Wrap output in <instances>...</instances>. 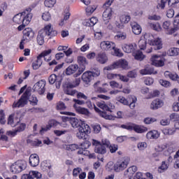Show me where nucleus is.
Masks as SVG:
<instances>
[{"label": "nucleus", "instance_id": "nucleus-1", "mask_svg": "<svg viewBox=\"0 0 179 179\" xmlns=\"http://www.w3.org/2000/svg\"><path fill=\"white\" fill-rule=\"evenodd\" d=\"M32 18L31 8H27L22 13L15 15L13 18V21L17 24H20L21 23L29 24Z\"/></svg>", "mask_w": 179, "mask_h": 179}, {"label": "nucleus", "instance_id": "nucleus-2", "mask_svg": "<svg viewBox=\"0 0 179 179\" xmlns=\"http://www.w3.org/2000/svg\"><path fill=\"white\" fill-rule=\"evenodd\" d=\"M30 90L27 89L17 101H14L13 108H22L29 103V97L31 96Z\"/></svg>", "mask_w": 179, "mask_h": 179}, {"label": "nucleus", "instance_id": "nucleus-3", "mask_svg": "<svg viewBox=\"0 0 179 179\" xmlns=\"http://www.w3.org/2000/svg\"><path fill=\"white\" fill-rule=\"evenodd\" d=\"M118 68L127 69L128 68V62L125 59H120L109 66H105L103 68V72L106 73V71H114V69H118Z\"/></svg>", "mask_w": 179, "mask_h": 179}, {"label": "nucleus", "instance_id": "nucleus-4", "mask_svg": "<svg viewBox=\"0 0 179 179\" xmlns=\"http://www.w3.org/2000/svg\"><path fill=\"white\" fill-rule=\"evenodd\" d=\"M26 167H27L26 161L18 160L11 165L10 171L13 174H19V173H22L23 170H26Z\"/></svg>", "mask_w": 179, "mask_h": 179}, {"label": "nucleus", "instance_id": "nucleus-5", "mask_svg": "<svg viewBox=\"0 0 179 179\" xmlns=\"http://www.w3.org/2000/svg\"><path fill=\"white\" fill-rule=\"evenodd\" d=\"M131 159L128 157H125L121 159H119L115 164H114V170L117 173H120V171H122L128 167V164H129V162Z\"/></svg>", "mask_w": 179, "mask_h": 179}, {"label": "nucleus", "instance_id": "nucleus-6", "mask_svg": "<svg viewBox=\"0 0 179 179\" xmlns=\"http://www.w3.org/2000/svg\"><path fill=\"white\" fill-rule=\"evenodd\" d=\"M76 136L78 139H86L88 134H90V127L88 126L85 122L78 129Z\"/></svg>", "mask_w": 179, "mask_h": 179}, {"label": "nucleus", "instance_id": "nucleus-7", "mask_svg": "<svg viewBox=\"0 0 179 179\" xmlns=\"http://www.w3.org/2000/svg\"><path fill=\"white\" fill-rule=\"evenodd\" d=\"M33 90L38 94H44L45 92V80H41L38 81L33 87Z\"/></svg>", "mask_w": 179, "mask_h": 179}, {"label": "nucleus", "instance_id": "nucleus-8", "mask_svg": "<svg viewBox=\"0 0 179 179\" xmlns=\"http://www.w3.org/2000/svg\"><path fill=\"white\" fill-rule=\"evenodd\" d=\"M152 64L154 66H157V68H162V66H164L165 59L163 56L160 55H154L151 58Z\"/></svg>", "mask_w": 179, "mask_h": 179}, {"label": "nucleus", "instance_id": "nucleus-9", "mask_svg": "<svg viewBox=\"0 0 179 179\" xmlns=\"http://www.w3.org/2000/svg\"><path fill=\"white\" fill-rule=\"evenodd\" d=\"M92 145L95 146V153H99V155H105V153L107 152L106 146L101 145L98 141L92 140Z\"/></svg>", "mask_w": 179, "mask_h": 179}, {"label": "nucleus", "instance_id": "nucleus-10", "mask_svg": "<svg viewBox=\"0 0 179 179\" xmlns=\"http://www.w3.org/2000/svg\"><path fill=\"white\" fill-rule=\"evenodd\" d=\"M51 52H52L51 49H48V50H45L42 52L38 56V62H43V59L46 62H50V61H51V56H50V54H51Z\"/></svg>", "mask_w": 179, "mask_h": 179}, {"label": "nucleus", "instance_id": "nucleus-11", "mask_svg": "<svg viewBox=\"0 0 179 179\" xmlns=\"http://www.w3.org/2000/svg\"><path fill=\"white\" fill-rule=\"evenodd\" d=\"M48 80L50 85H54V83H55L56 89H59L61 87V77L57 76L55 74H52L50 76Z\"/></svg>", "mask_w": 179, "mask_h": 179}, {"label": "nucleus", "instance_id": "nucleus-12", "mask_svg": "<svg viewBox=\"0 0 179 179\" xmlns=\"http://www.w3.org/2000/svg\"><path fill=\"white\" fill-rule=\"evenodd\" d=\"M34 37V31L31 28H26L23 31V36L22 38L24 41H31V40H33V38Z\"/></svg>", "mask_w": 179, "mask_h": 179}, {"label": "nucleus", "instance_id": "nucleus-13", "mask_svg": "<svg viewBox=\"0 0 179 179\" xmlns=\"http://www.w3.org/2000/svg\"><path fill=\"white\" fill-rule=\"evenodd\" d=\"M136 48V43H125L122 46V50L127 54L134 53Z\"/></svg>", "mask_w": 179, "mask_h": 179}, {"label": "nucleus", "instance_id": "nucleus-14", "mask_svg": "<svg viewBox=\"0 0 179 179\" xmlns=\"http://www.w3.org/2000/svg\"><path fill=\"white\" fill-rule=\"evenodd\" d=\"M113 17V9L111 8H106L102 15V19L105 22V24H108V22Z\"/></svg>", "mask_w": 179, "mask_h": 179}, {"label": "nucleus", "instance_id": "nucleus-15", "mask_svg": "<svg viewBox=\"0 0 179 179\" xmlns=\"http://www.w3.org/2000/svg\"><path fill=\"white\" fill-rule=\"evenodd\" d=\"M41 31H44L45 33V35L48 37L49 36H51L52 37H54L57 36V31L54 30L52 29V25L51 24H48L44 27L43 29H41Z\"/></svg>", "mask_w": 179, "mask_h": 179}, {"label": "nucleus", "instance_id": "nucleus-16", "mask_svg": "<svg viewBox=\"0 0 179 179\" xmlns=\"http://www.w3.org/2000/svg\"><path fill=\"white\" fill-rule=\"evenodd\" d=\"M115 43L111 41H102L100 43V48L103 50V51H111L113 48H115Z\"/></svg>", "mask_w": 179, "mask_h": 179}, {"label": "nucleus", "instance_id": "nucleus-17", "mask_svg": "<svg viewBox=\"0 0 179 179\" xmlns=\"http://www.w3.org/2000/svg\"><path fill=\"white\" fill-rule=\"evenodd\" d=\"M73 87H73L71 83L65 84L64 87V93L69 94V96H75V94L78 93V91L73 90Z\"/></svg>", "mask_w": 179, "mask_h": 179}, {"label": "nucleus", "instance_id": "nucleus-18", "mask_svg": "<svg viewBox=\"0 0 179 179\" xmlns=\"http://www.w3.org/2000/svg\"><path fill=\"white\" fill-rule=\"evenodd\" d=\"M41 178V173L37 171H31L29 174H24L22 179Z\"/></svg>", "mask_w": 179, "mask_h": 179}, {"label": "nucleus", "instance_id": "nucleus-19", "mask_svg": "<svg viewBox=\"0 0 179 179\" xmlns=\"http://www.w3.org/2000/svg\"><path fill=\"white\" fill-rule=\"evenodd\" d=\"M171 26V22L170 21L164 22L162 24V27L163 29H164V30H167L166 34H170V35L174 34V33L177 31L176 27H173L170 29Z\"/></svg>", "mask_w": 179, "mask_h": 179}, {"label": "nucleus", "instance_id": "nucleus-20", "mask_svg": "<svg viewBox=\"0 0 179 179\" xmlns=\"http://www.w3.org/2000/svg\"><path fill=\"white\" fill-rule=\"evenodd\" d=\"M140 73L141 75H152V73L156 75L157 71H155V69H153V67L150 66L149 64H147L145 66L144 69L140 70Z\"/></svg>", "mask_w": 179, "mask_h": 179}, {"label": "nucleus", "instance_id": "nucleus-21", "mask_svg": "<svg viewBox=\"0 0 179 179\" xmlns=\"http://www.w3.org/2000/svg\"><path fill=\"white\" fill-rule=\"evenodd\" d=\"M93 73H92V71H85L82 75V80L85 83H86V85H89V83H90V82L93 80Z\"/></svg>", "mask_w": 179, "mask_h": 179}, {"label": "nucleus", "instance_id": "nucleus-22", "mask_svg": "<svg viewBox=\"0 0 179 179\" xmlns=\"http://www.w3.org/2000/svg\"><path fill=\"white\" fill-rule=\"evenodd\" d=\"M162 106H164V102H163V100L156 99L152 101L150 108L151 110H157L158 108H161Z\"/></svg>", "mask_w": 179, "mask_h": 179}, {"label": "nucleus", "instance_id": "nucleus-23", "mask_svg": "<svg viewBox=\"0 0 179 179\" xmlns=\"http://www.w3.org/2000/svg\"><path fill=\"white\" fill-rule=\"evenodd\" d=\"M29 164L32 167H37L40 164V158L37 154H32L29 157Z\"/></svg>", "mask_w": 179, "mask_h": 179}, {"label": "nucleus", "instance_id": "nucleus-24", "mask_svg": "<svg viewBox=\"0 0 179 179\" xmlns=\"http://www.w3.org/2000/svg\"><path fill=\"white\" fill-rule=\"evenodd\" d=\"M130 26L132 29L134 34L138 36L142 33V27H141V25H139L136 22H131L130 23Z\"/></svg>", "mask_w": 179, "mask_h": 179}, {"label": "nucleus", "instance_id": "nucleus-25", "mask_svg": "<svg viewBox=\"0 0 179 179\" xmlns=\"http://www.w3.org/2000/svg\"><path fill=\"white\" fill-rule=\"evenodd\" d=\"M79 69V66L78 64H71L66 69V75L71 76L73 75Z\"/></svg>", "mask_w": 179, "mask_h": 179}, {"label": "nucleus", "instance_id": "nucleus-26", "mask_svg": "<svg viewBox=\"0 0 179 179\" xmlns=\"http://www.w3.org/2000/svg\"><path fill=\"white\" fill-rule=\"evenodd\" d=\"M96 61L99 62V64H106L108 61V57L105 52H99L96 55Z\"/></svg>", "mask_w": 179, "mask_h": 179}, {"label": "nucleus", "instance_id": "nucleus-27", "mask_svg": "<svg viewBox=\"0 0 179 179\" xmlns=\"http://www.w3.org/2000/svg\"><path fill=\"white\" fill-rule=\"evenodd\" d=\"M45 37H48L45 35V32H44V31L40 30L36 38L37 43L39 45H43V44H44V39Z\"/></svg>", "mask_w": 179, "mask_h": 179}, {"label": "nucleus", "instance_id": "nucleus-28", "mask_svg": "<svg viewBox=\"0 0 179 179\" xmlns=\"http://www.w3.org/2000/svg\"><path fill=\"white\" fill-rule=\"evenodd\" d=\"M167 149V144H161L157 145L155 148L156 152L152 155L153 157H157L160 156V152Z\"/></svg>", "mask_w": 179, "mask_h": 179}, {"label": "nucleus", "instance_id": "nucleus-29", "mask_svg": "<svg viewBox=\"0 0 179 179\" xmlns=\"http://www.w3.org/2000/svg\"><path fill=\"white\" fill-rule=\"evenodd\" d=\"M132 130L136 132L137 134H143V132H146V131H148V128L143 126L133 124Z\"/></svg>", "mask_w": 179, "mask_h": 179}, {"label": "nucleus", "instance_id": "nucleus-30", "mask_svg": "<svg viewBox=\"0 0 179 179\" xmlns=\"http://www.w3.org/2000/svg\"><path fill=\"white\" fill-rule=\"evenodd\" d=\"M160 136V134L157 130L150 131L146 134L147 139H157Z\"/></svg>", "mask_w": 179, "mask_h": 179}, {"label": "nucleus", "instance_id": "nucleus-31", "mask_svg": "<svg viewBox=\"0 0 179 179\" xmlns=\"http://www.w3.org/2000/svg\"><path fill=\"white\" fill-rule=\"evenodd\" d=\"M83 121L76 119L75 117L71 118L70 119V124L73 127V128H78L80 127V125H82Z\"/></svg>", "mask_w": 179, "mask_h": 179}, {"label": "nucleus", "instance_id": "nucleus-32", "mask_svg": "<svg viewBox=\"0 0 179 179\" xmlns=\"http://www.w3.org/2000/svg\"><path fill=\"white\" fill-rule=\"evenodd\" d=\"M150 45H152L155 50L162 49V39L157 38L150 43Z\"/></svg>", "mask_w": 179, "mask_h": 179}, {"label": "nucleus", "instance_id": "nucleus-33", "mask_svg": "<svg viewBox=\"0 0 179 179\" xmlns=\"http://www.w3.org/2000/svg\"><path fill=\"white\" fill-rule=\"evenodd\" d=\"M120 20L123 24H127L131 21V15L128 14H123L120 15Z\"/></svg>", "mask_w": 179, "mask_h": 179}, {"label": "nucleus", "instance_id": "nucleus-34", "mask_svg": "<svg viewBox=\"0 0 179 179\" xmlns=\"http://www.w3.org/2000/svg\"><path fill=\"white\" fill-rule=\"evenodd\" d=\"M77 62L79 64L80 66H86L89 64L86 57L83 56H78L77 57Z\"/></svg>", "mask_w": 179, "mask_h": 179}, {"label": "nucleus", "instance_id": "nucleus-35", "mask_svg": "<svg viewBox=\"0 0 179 179\" xmlns=\"http://www.w3.org/2000/svg\"><path fill=\"white\" fill-rule=\"evenodd\" d=\"M169 169V163L166 161H163L160 166L158 167V173H164Z\"/></svg>", "mask_w": 179, "mask_h": 179}, {"label": "nucleus", "instance_id": "nucleus-36", "mask_svg": "<svg viewBox=\"0 0 179 179\" xmlns=\"http://www.w3.org/2000/svg\"><path fill=\"white\" fill-rule=\"evenodd\" d=\"M164 76L166 78H169V79H171L172 80H177L178 79V75L176 73H171L170 71H165Z\"/></svg>", "mask_w": 179, "mask_h": 179}, {"label": "nucleus", "instance_id": "nucleus-37", "mask_svg": "<svg viewBox=\"0 0 179 179\" xmlns=\"http://www.w3.org/2000/svg\"><path fill=\"white\" fill-rule=\"evenodd\" d=\"M133 57H134L135 59H137V61H142L143 58H145V55H143V53L141 50L134 52Z\"/></svg>", "mask_w": 179, "mask_h": 179}, {"label": "nucleus", "instance_id": "nucleus-38", "mask_svg": "<svg viewBox=\"0 0 179 179\" xmlns=\"http://www.w3.org/2000/svg\"><path fill=\"white\" fill-rule=\"evenodd\" d=\"M64 148V149H66V150L73 152V150H78V149H79V145L77 144H70V145H65Z\"/></svg>", "mask_w": 179, "mask_h": 179}, {"label": "nucleus", "instance_id": "nucleus-39", "mask_svg": "<svg viewBox=\"0 0 179 179\" xmlns=\"http://www.w3.org/2000/svg\"><path fill=\"white\" fill-rule=\"evenodd\" d=\"M13 117H15V115L12 114L10 115L8 118V124L10 125L13 127H17L19 125V122H15L13 120Z\"/></svg>", "mask_w": 179, "mask_h": 179}, {"label": "nucleus", "instance_id": "nucleus-40", "mask_svg": "<svg viewBox=\"0 0 179 179\" xmlns=\"http://www.w3.org/2000/svg\"><path fill=\"white\" fill-rule=\"evenodd\" d=\"M76 110L77 111V113H79V114H83V115H89L90 114L89 110L85 108H82L80 106L77 107L76 108Z\"/></svg>", "mask_w": 179, "mask_h": 179}, {"label": "nucleus", "instance_id": "nucleus-41", "mask_svg": "<svg viewBox=\"0 0 179 179\" xmlns=\"http://www.w3.org/2000/svg\"><path fill=\"white\" fill-rule=\"evenodd\" d=\"M96 113H99L100 117L105 118V120H114V117H113V115H107V113L101 111L100 109H99V111H96Z\"/></svg>", "mask_w": 179, "mask_h": 179}, {"label": "nucleus", "instance_id": "nucleus-42", "mask_svg": "<svg viewBox=\"0 0 179 179\" xmlns=\"http://www.w3.org/2000/svg\"><path fill=\"white\" fill-rule=\"evenodd\" d=\"M149 26L152 30H155V31H162V26L160 23H149Z\"/></svg>", "mask_w": 179, "mask_h": 179}, {"label": "nucleus", "instance_id": "nucleus-43", "mask_svg": "<svg viewBox=\"0 0 179 179\" xmlns=\"http://www.w3.org/2000/svg\"><path fill=\"white\" fill-rule=\"evenodd\" d=\"M143 38L144 40H145V41L147 43H148V44H150V43H153V41H154L153 35H152V34H149V33L145 34Z\"/></svg>", "mask_w": 179, "mask_h": 179}, {"label": "nucleus", "instance_id": "nucleus-44", "mask_svg": "<svg viewBox=\"0 0 179 179\" xmlns=\"http://www.w3.org/2000/svg\"><path fill=\"white\" fill-rule=\"evenodd\" d=\"M109 85L112 89H122V85L115 80L110 81Z\"/></svg>", "mask_w": 179, "mask_h": 179}, {"label": "nucleus", "instance_id": "nucleus-45", "mask_svg": "<svg viewBox=\"0 0 179 179\" xmlns=\"http://www.w3.org/2000/svg\"><path fill=\"white\" fill-rule=\"evenodd\" d=\"M116 100L117 101H119V103H121V104H123L124 106H129V102H128V99L124 96H117L116 98Z\"/></svg>", "mask_w": 179, "mask_h": 179}, {"label": "nucleus", "instance_id": "nucleus-46", "mask_svg": "<svg viewBox=\"0 0 179 179\" xmlns=\"http://www.w3.org/2000/svg\"><path fill=\"white\" fill-rule=\"evenodd\" d=\"M167 3H169L168 0H159L157 5V9H164Z\"/></svg>", "mask_w": 179, "mask_h": 179}, {"label": "nucleus", "instance_id": "nucleus-47", "mask_svg": "<svg viewBox=\"0 0 179 179\" xmlns=\"http://www.w3.org/2000/svg\"><path fill=\"white\" fill-rule=\"evenodd\" d=\"M41 17L45 22H50V20H51V13L48 11H45L42 14Z\"/></svg>", "mask_w": 179, "mask_h": 179}, {"label": "nucleus", "instance_id": "nucleus-48", "mask_svg": "<svg viewBox=\"0 0 179 179\" xmlns=\"http://www.w3.org/2000/svg\"><path fill=\"white\" fill-rule=\"evenodd\" d=\"M96 106L99 107V108H101L104 111H111L110 110V108L106 105V103L103 101L97 102Z\"/></svg>", "mask_w": 179, "mask_h": 179}, {"label": "nucleus", "instance_id": "nucleus-49", "mask_svg": "<svg viewBox=\"0 0 179 179\" xmlns=\"http://www.w3.org/2000/svg\"><path fill=\"white\" fill-rule=\"evenodd\" d=\"M85 104L87 106L88 108H90V110H93V108H94L95 111H99V108H97L94 103H92V101L87 99Z\"/></svg>", "mask_w": 179, "mask_h": 179}, {"label": "nucleus", "instance_id": "nucleus-50", "mask_svg": "<svg viewBox=\"0 0 179 179\" xmlns=\"http://www.w3.org/2000/svg\"><path fill=\"white\" fill-rule=\"evenodd\" d=\"M169 54L171 57H176L177 55H178L179 54V48H171L169 50Z\"/></svg>", "mask_w": 179, "mask_h": 179}, {"label": "nucleus", "instance_id": "nucleus-51", "mask_svg": "<svg viewBox=\"0 0 179 179\" xmlns=\"http://www.w3.org/2000/svg\"><path fill=\"white\" fill-rule=\"evenodd\" d=\"M164 135H174L176 134V129H164L162 130Z\"/></svg>", "mask_w": 179, "mask_h": 179}, {"label": "nucleus", "instance_id": "nucleus-52", "mask_svg": "<svg viewBox=\"0 0 179 179\" xmlns=\"http://www.w3.org/2000/svg\"><path fill=\"white\" fill-rule=\"evenodd\" d=\"M146 41L143 38H141L138 41V47L140 50H145L146 48Z\"/></svg>", "mask_w": 179, "mask_h": 179}, {"label": "nucleus", "instance_id": "nucleus-53", "mask_svg": "<svg viewBox=\"0 0 179 179\" xmlns=\"http://www.w3.org/2000/svg\"><path fill=\"white\" fill-rule=\"evenodd\" d=\"M57 3V0H45V6L46 8H52L54 6L55 3Z\"/></svg>", "mask_w": 179, "mask_h": 179}, {"label": "nucleus", "instance_id": "nucleus-54", "mask_svg": "<svg viewBox=\"0 0 179 179\" xmlns=\"http://www.w3.org/2000/svg\"><path fill=\"white\" fill-rule=\"evenodd\" d=\"M28 100L33 104V106H37V103H38V100L37 99V97L34 95H32L30 96H28Z\"/></svg>", "mask_w": 179, "mask_h": 179}, {"label": "nucleus", "instance_id": "nucleus-55", "mask_svg": "<svg viewBox=\"0 0 179 179\" xmlns=\"http://www.w3.org/2000/svg\"><path fill=\"white\" fill-rule=\"evenodd\" d=\"M112 50H113L114 51L113 55H115V57H119L120 58H121V57H124V53L120 51V49H118L117 48H115H115H112Z\"/></svg>", "mask_w": 179, "mask_h": 179}, {"label": "nucleus", "instance_id": "nucleus-56", "mask_svg": "<svg viewBox=\"0 0 179 179\" xmlns=\"http://www.w3.org/2000/svg\"><path fill=\"white\" fill-rule=\"evenodd\" d=\"M157 120L155 117H145L143 120V122L145 123L147 125H149L150 124H153V122H156Z\"/></svg>", "mask_w": 179, "mask_h": 179}, {"label": "nucleus", "instance_id": "nucleus-57", "mask_svg": "<svg viewBox=\"0 0 179 179\" xmlns=\"http://www.w3.org/2000/svg\"><path fill=\"white\" fill-rule=\"evenodd\" d=\"M136 101H138V99L136 96L131 97V102L129 104V106L131 110H134L136 106Z\"/></svg>", "mask_w": 179, "mask_h": 179}, {"label": "nucleus", "instance_id": "nucleus-58", "mask_svg": "<svg viewBox=\"0 0 179 179\" xmlns=\"http://www.w3.org/2000/svg\"><path fill=\"white\" fill-rule=\"evenodd\" d=\"M115 40H119L120 41H121V40H125V38H127V34L125 33L118 34L115 36Z\"/></svg>", "mask_w": 179, "mask_h": 179}, {"label": "nucleus", "instance_id": "nucleus-59", "mask_svg": "<svg viewBox=\"0 0 179 179\" xmlns=\"http://www.w3.org/2000/svg\"><path fill=\"white\" fill-rule=\"evenodd\" d=\"M96 10V6H87V8L85 9V12L87 13V15H92V13H93V12H94Z\"/></svg>", "mask_w": 179, "mask_h": 179}, {"label": "nucleus", "instance_id": "nucleus-60", "mask_svg": "<svg viewBox=\"0 0 179 179\" xmlns=\"http://www.w3.org/2000/svg\"><path fill=\"white\" fill-rule=\"evenodd\" d=\"M43 62H38V57H37L36 61L32 64L33 69H38L41 66Z\"/></svg>", "mask_w": 179, "mask_h": 179}, {"label": "nucleus", "instance_id": "nucleus-61", "mask_svg": "<svg viewBox=\"0 0 179 179\" xmlns=\"http://www.w3.org/2000/svg\"><path fill=\"white\" fill-rule=\"evenodd\" d=\"M106 78L109 80H113V79H117V78H118V74L113 73H108L106 74Z\"/></svg>", "mask_w": 179, "mask_h": 179}, {"label": "nucleus", "instance_id": "nucleus-62", "mask_svg": "<svg viewBox=\"0 0 179 179\" xmlns=\"http://www.w3.org/2000/svg\"><path fill=\"white\" fill-rule=\"evenodd\" d=\"M127 171V173H130V174H134V173H136V171H138V167L136 166H132L128 168Z\"/></svg>", "mask_w": 179, "mask_h": 179}, {"label": "nucleus", "instance_id": "nucleus-63", "mask_svg": "<svg viewBox=\"0 0 179 179\" xmlns=\"http://www.w3.org/2000/svg\"><path fill=\"white\" fill-rule=\"evenodd\" d=\"M106 169L108 171H113V170H114V163L113 162H109L106 164Z\"/></svg>", "mask_w": 179, "mask_h": 179}, {"label": "nucleus", "instance_id": "nucleus-64", "mask_svg": "<svg viewBox=\"0 0 179 179\" xmlns=\"http://www.w3.org/2000/svg\"><path fill=\"white\" fill-rule=\"evenodd\" d=\"M171 121H179V115L178 113H172L169 115Z\"/></svg>", "mask_w": 179, "mask_h": 179}]
</instances>
